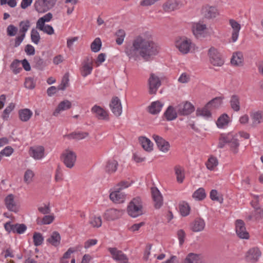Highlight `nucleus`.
Returning <instances> with one entry per match:
<instances>
[{"mask_svg":"<svg viewBox=\"0 0 263 263\" xmlns=\"http://www.w3.org/2000/svg\"><path fill=\"white\" fill-rule=\"evenodd\" d=\"M159 46L154 41L141 36L136 37L132 45L125 47V52L129 59L137 60L140 56L145 61L153 60L159 52Z\"/></svg>","mask_w":263,"mask_h":263,"instance_id":"obj_1","label":"nucleus"},{"mask_svg":"<svg viewBox=\"0 0 263 263\" xmlns=\"http://www.w3.org/2000/svg\"><path fill=\"white\" fill-rule=\"evenodd\" d=\"M237 136L232 134H222L219 138L218 148H222L226 144L230 147L231 150L234 153H237L239 143L237 139Z\"/></svg>","mask_w":263,"mask_h":263,"instance_id":"obj_2","label":"nucleus"},{"mask_svg":"<svg viewBox=\"0 0 263 263\" xmlns=\"http://www.w3.org/2000/svg\"><path fill=\"white\" fill-rule=\"evenodd\" d=\"M143 206L141 198L137 197L133 199L129 202L127 212L128 214L134 218L137 217L143 214Z\"/></svg>","mask_w":263,"mask_h":263,"instance_id":"obj_3","label":"nucleus"},{"mask_svg":"<svg viewBox=\"0 0 263 263\" xmlns=\"http://www.w3.org/2000/svg\"><path fill=\"white\" fill-rule=\"evenodd\" d=\"M30 26V21L28 20L21 21L19 23V33L20 35L14 39V43L13 47L16 48L18 47L25 37L26 33Z\"/></svg>","mask_w":263,"mask_h":263,"instance_id":"obj_4","label":"nucleus"},{"mask_svg":"<svg viewBox=\"0 0 263 263\" xmlns=\"http://www.w3.org/2000/svg\"><path fill=\"white\" fill-rule=\"evenodd\" d=\"M61 159L65 166L69 168H72L77 160L76 154L68 149H66L61 155Z\"/></svg>","mask_w":263,"mask_h":263,"instance_id":"obj_5","label":"nucleus"},{"mask_svg":"<svg viewBox=\"0 0 263 263\" xmlns=\"http://www.w3.org/2000/svg\"><path fill=\"white\" fill-rule=\"evenodd\" d=\"M192 42L186 37H180L175 42V46L179 51L183 54L190 52L191 48Z\"/></svg>","mask_w":263,"mask_h":263,"instance_id":"obj_6","label":"nucleus"},{"mask_svg":"<svg viewBox=\"0 0 263 263\" xmlns=\"http://www.w3.org/2000/svg\"><path fill=\"white\" fill-rule=\"evenodd\" d=\"M161 85L160 78L154 73H151L148 80V93L150 95H155Z\"/></svg>","mask_w":263,"mask_h":263,"instance_id":"obj_7","label":"nucleus"},{"mask_svg":"<svg viewBox=\"0 0 263 263\" xmlns=\"http://www.w3.org/2000/svg\"><path fill=\"white\" fill-rule=\"evenodd\" d=\"M208 55L210 60L214 66H221L224 63V61L221 58V54L214 47H212L209 49Z\"/></svg>","mask_w":263,"mask_h":263,"instance_id":"obj_8","label":"nucleus"},{"mask_svg":"<svg viewBox=\"0 0 263 263\" xmlns=\"http://www.w3.org/2000/svg\"><path fill=\"white\" fill-rule=\"evenodd\" d=\"M178 115L187 116L191 114L194 110V106L190 102H182L176 106Z\"/></svg>","mask_w":263,"mask_h":263,"instance_id":"obj_9","label":"nucleus"},{"mask_svg":"<svg viewBox=\"0 0 263 263\" xmlns=\"http://www.w3.org/2000/svg\"><path fill=\"white\" fill-rule=\"evenodd\" d=\"M124 212V210L121 209H109L105 212L103 217L107 221H113L120 218Z\"/></svg>","mask_w":263,"mask_h":263,"instance_id":"obj_10","label":"nucleus"},{"mask_svg":"<svg viewBox=\"0 0 263 263\" xmlns=\"http://www.w3.org/2000/svg\"><path fill=\"white\" fill-rule=\"evenodd\" d=\"M235 230L237 236L241 239H248L249 234L246 230L243 220L237 219L235 221Z\"/></svg>","mask_w":263,"mask_h":263,"instance_id":"obj_11","label":"nucleus"},{"mask_svg":"<svg viewBox=\"0 0 263 263\" xmlns=\"http://www.w3.org/2000/svg\"><path fill=\"white\" fill-rule=\"evenodd\" d=\"M92 59L91 57H87L82 63L81 73L83 77H86L91 73L92 70Z\"/></svg>","mask_w":263,"mask_h":263,"instance_id":"obj_12","label":"nucleus"},{"mask_svg":"<svg viewBox=\"0 0 263 263\" xmlns=\"http://www.w3.org/2000/svg\"><path fill=\"white\" fill-rule=\"evenodd\" d=\"M152 137L155 141L159 151L163 153H166L169 151L170 145L168 141L157 135L154 134L153 135Z\"/></svg>","mask_w":263,"mask_h":263,"instance_id":"obj_13","label":"nucleus"},{"mask_svg":"<svg viewBox=\"0 0 263 263\" xmlns=\"http://www.w3.org/2000/svg\"><path fill=\"white\" fill-rule=\"evenodd\" d=\"M34 6L35 9L39 13H44L51 8L53 4L48 0H36Z\"/></svg>","mask_w":263,"mask_h":263,"instance_id":"obj_14","label":"nucleus"},{"mask_svg":"<svg viewBox=\"0 0 263 263\" xmlns=\"http://www.w3.org/2000/svg\"><path fill=\"white\" fill-rule=\"evenodd\" d=\"M108 250L111 254L114 259L121 263H126L128 262L127 257L122 251L118 250L116 248H109Z\"/></svg>","mask_w":263,"mask_h":263,"instance_id":"obj_15","label":"nucleus"},{"mask_svg":"<svg viewBox=\"0 0 263 263\" xmlns=\"http://www.w3.org/2000/svg\"><path fill=\"white\" fill-rule=\"evenodd\" d=\"M112 113L117 117L120 116L122 112V107L120 99L117 97H113L109 104Z\"/></svg>","mask_w":263,"mask_h":263,"instance_id":"obj_16","label":"nucleus"},{"mask_svg":"<svg viewBox=\"0 0 263 263\" xmlns=\"http://www.w3.org/2000/svg\"><path fill=\"white\" fill-rule=\"evenodd\" d=\"M91 111L99 120H109V116L107 111L101 106L95 105L92 107Z\"/></svg>","mask_w":263,"mask_h":263,"instance_id":"obj_17","label":"nucleus"},{"mask_svg":"<svg viewBox=\"0 0 263 263\" xmlns=\"http://www.w3.org/2000/svg\"><path fill=\"white\" fill-rule=\"evenodd\" d=\"M152 196L154 202V206L156 209H160L163 204V197L157 187L151 188Z\"/></svg>","mask_w":263,"mask_h":263,"instance_id":"obj_18","label":"nucleus"},{"mask_svg":"<svg viewBox=\"0 0 263 263\" xmlns=\"http://www.w3.org/2000/svg\"><path fill=\"white\" fill-rule=\"evenodd\" d=\"M126 195L122 192V187H118L114 192L109 195L110 200L116 203H122L124 202Z\"/></svg>","mask_w":263,"mask_h":263,"instance_id":"obj_19","label":"nucleus"},{"mask_svg":"<svg viewBox=\"0 0 263 263\" xmlns=\"http://www.w3.org/2000/svg\"><path fill=\"white\" fill-rule=\"evenodd\" d=\"M180 2L178 0H167L162 6L163 9L165 12H171L179 9Z\"/></svg>","mask_w":263,"mask_h":263,"instance_id":"obj_20","label":"nucleus"},{"mask_svg":"<svg viewBox=\"0 0 263 263\" xmlns=\"http://www.w3.org/2000/svg\"><path fill=\"white\" fill-rule=\"evenodd\" d=\"M201 13L204 17L211 18L216 17L217 10L214 7L206 6L202 8Z\"/></svg>","mask_w":263,"mask_h":263,"instance_id":"obj_21","label":"nucleus"},{"mask_svg":"<svg viewBox=\"0 0 263 263\" xmlns=\"http://www.w3.org/2000/svg\"><path fill=\"white\" fill-rule=\"evenodd\" d=\"M261 253L257 248H252L248 252L246 255V260L250 262L254 263L256 262Z\"/></svg>","mask_w":263,"mask_h":263,"instance_id":"obj_22","label":"nucleus"},{"mask_svg":"<svg viewBox=\"0 0 263 263\" xmlns=\"http://www.w3.org/2000/svg\"><path fill=\"white\" fill-rule=\"evenodd\" d=\"M71 103L68 100H65L61 102L54 112L53 115L54 116H57L61 111L67 110L71 107Z\"/></svg>","mask_w":263,"mask_h":263,"instance_id":"obj_23","label":"nucleus"},{"mask_svg":"<svg viewBox=\"0 0 263 263\" xmlns=\"http://www.w3.org/2000/svg\"><path fill=\"white\" fill-rule=\"evenodd\" d=\"M229 22L231 26L233 28L231 39L233 42H235L238 39L241 26L237 22L234 20H230Z\"/></svg>","mask_w":263,"mask_h":263,"instance_id":"obj_24","label":"nucleus"},{"mask_svg":"<svg viewBox=\"0 0 263 263\" xmlns=\"http://www.w3.org/2000/svg\"><path fill=\"white\" fill-rule=\"evenodd\" d=\"M30 155L35 159H41L44 157V148L40 146L35 148L31 147L29 151Z\"/></svg>","mask_w":263,"mask_h":263,"instance_id":"obj_25","label":"nucleus"},{"mask_svg":"<svg viewBox=\"0 0 263 263\" xmlns=\"http://www.w3.org/2000/svg\"><path fill=\"white\" fill-rule=\"evenodd\" d=\"M5 205L7 209L12 212H17V209L14 202V195H8L5 199Z\"/></svg>","mask_w":263,"mask_h":263,"instance_id":"obj_26","label":"nucleus"},{"mask_svg":"<svg viewBox=\"0 0 263 263\" xmlns=\"http://www.w3.org/2000/svg\"><path fill=\"white\" fill-rule=\"evenodd\" d=\"M177 114H178L176 107L174 108L170 105L167 108L163 115L167 121H170L176 119L177 117Z\"/></svg>","mask_w":263,"mask_h":263,"instance_id":"obj_27","label":"nucleus"},{"mask_svg":"<svg viewBox=\"0 0 263 263\" xmlns=\"http://www.w3.org/2000/svg\"><path fill=\"white\" fill-rule=\"evenodd\" d=\"M205 227V222L201 218L196 219L191 225V230L195 232L202 231Z\"/></svg>","mask_w":263,"mask_h":263,"instance_id":"obj_28","label":"nucleus"},{"mask_svg":"<svg viewBox=\"0 0 263 263\" xmlns=\"http://www.w3.org/2000/svg\"><path fill=\"white\" fill-rule=\"evenodd\" d=\"M163 104L159 101L153 102L148 107V111L152 115L158 114L161 110Z\"/></svg>","mask_w":263,"mask_h":263,"instance_id":"obj_29","label":"nucleus"},{"mask_svg":"<svg viewBox=\"0 0 263 263\" xmlns=\"http://www.w3.org/2000/svg\"><path fill=\"white\" fill-rule=\"evenodd\" d=\"M139 141L145 151L150 152L153 150V144L149 139L145 137H140Z\"/></svg>","mask_w":263,"mask_h":263,"instance_id":"obj_30","label":"nucleus"},{"mask_svg":"<svg viewBox=\"0 0 263 263\" xmlns=\"http://www.w3.org/2000/svg\"><path fill=\"white\" fill-rule=\"evenodd\" d=\"M32 112L28 108L20 109L18 111V116L21 121L27 122L32 116Z\"/></svg>","mask_w":263,"mask_h":263,"instance_id":"obj_31","label":"nucleus"},{"mask_svg":"<svg viewBox=\"0 0 263 263\" xmlns=\"http://www.w3.org/2000/svg\"><path fill=\"white\" fill-rule=\"evenodd\" d=\"M232 109L235 111H238L240 110V98L237 95H233L230 101Z\"/></svg>","mask_w":263,"mask_h":263,"instance_id":"obj_32","label":"nucleus"},{"mask_svg":"<svg viewBox=\"0 0 263 263\" xmlns=\"http://www.w3.org/2000/svg\"><path fill=\"white\" fill-rule=\"evenodd\" d=\"M211 108L207 106V104L203 108H198L196 110V114L197 116H202L206 118L211 117L212 114L210 111Z\"/></svg>","mask_w":263,"mask_h":263,"instance_id":"obj_33","label":"nucleus"},{"mask_svg":"<svg viewBox=\"0 0 263 263\" xmlns=\"http://www.w3.org/2000/svg\"><path fill=\"white\" fill-rule=\"evenodd\" d=\"M118 166L117 161L114 159L109 160L106 164L105 171L109 174L114 173L117 171Z\"/></svg>","mask_w":263,"mask_h":263,"instance_id":"obj_34","label":"nucleus"},{"mask_svg":"<svg viewBox=\"0 0 263 263\" xmlns=\"http://www.w3.org/2000/svg\"><path fill=\"white\" fill-rule=\"evenodd\" d=\"M34 67L39 69L42 70L47 65V62L40 57L36 55L33 58Z\"/></svg>","mask_w":263,"mask_h":263,"instance_id":"obj_35","label":"nucleus"},{"mask_svg":"<svg viewBox=\"0 0 263 263\" xmlns=\"http://www.w3.org/2000/svg\"><path fill=\"white\" fill-rule=\"evenodd\" d=\"M243 61L242 53L240 52H237L233 53L231 60V63L235 66H241Z\"/></svg>","mask_w":263,"mask_h":263,"instance_id":"obj_36","label":"nucleus"},{"mask_svg":"<svg viewBox=\"0 0 263 263\" xmlns=\"http://www.w3.org/2000/svg\"><path fill=\"white\" fill-rule=\"evenodd\" d=\"M61 236L60 234L56 231L52 233L51 236L47 240V242L52 245L57 247L60 243Z\"/></svg>","mask_w":263,"mask_h":263,"instance_id":"obj_37","label":"nucleus"},{"mask_svg":"<svg viewBox=\"0 0 263 263\" xmlns=\"http://www.w3.org/2000/svg\"><path fill=\"white\" fill-rule=\"evenodd\" d=\"M54 219V216L53 215H45L42 218L38 217L36 222L38 225L49 224L52 223Z\"/></svg>","mask_w":263,"mask_h":263,"instance_id":"obj_38","label":"nucleus"},{"mask_svg":"<svg viewBox=\"0 0 263 263\" xmlns=\"http://www.w3.org/2000/svg\"><path fill=\"white\" fill-rule=\"evenodd\" d=\"M206 28V27L205 24H200L199 23H195L193 25V32L195 35H201Z\"/></svg>","mask_w":263,"mask_h":263,"instance_id":"obj_39","label":"nucleus"},{"mask_svg":"<svg viewBox=\"0 0 263 263\" xmlns=\"http://www.w3.org/2000/svg\"><path fill=\"white\" fill-rule=\"evenodd\" d=\"M175 175L177 177V180L179 183H182L184 179V169L180 165H176L175 168Z\"/></svg>","mask_w":263,"mask_h":263,"instance_id":"obj_40","label":"nucleus"},{"mask_svg":"<svg viewBox=\"0 0 263 263\" xmlns=\"http://www.w3.org/2000/svg\"><path fill=\"white\" fill-rule=\"evenodd\" d=\"M229 116L226 114H223L221 115L217 119L216 125L219 128H223L225 125H227L229 123Z\"/></svg>","mask_w":263,"mask_h":263,"instance_id":"obj_41","label":"nucleus"},{"mask_svg":"<svg viewBox=\"0 0 263 263\" xmlns=\"http://www.w3.org/2000/svg\"><path fill=\"white\" fill-rule=\"evenodd\" d=\"M193 197L197 200H202L206 197V193L203 188L200 187L193 194Z\"/></svg>","mask_w":263,"mask_h":263,"instance_id":"obj_42","label":"nucleus"},{"mask_svg":"<svg viewBox=\"0 0 263 263\" xmlns=\"http://www.w3.org/2000/svg\"><path fill=\"white\" fill-rule=\"evenodd\" d=\"M179 211L182 216H186L190 214V207L189 204L185 202H183L179 204Z\"/></svg>","mask_w":263,"mask_h":263,"instance_id":"obj_43","label":"nucleus"},{"mask_svg":"<svg viewBox=\"0 0 263 263\" xmlns=\"http://www.w3.org/2000/svg\"><path fill=\"white\" fill-rule=\"evenodd\" d=\"M222 103V99L220 97H216L207 103V106H209L211 109L219 107Z\"/></svg>","mask_w":263,"mask_h":263,"instance_id":"obj_44","label":"nucleus"},{"mask_svg":"<svg viewBox=\"0 0 263 263\" xmlns=\"http://www.w3.org/2000/svg\"><path fill=\"white\" fill-rule=\"evenodd\" d=\"M102 46V42L100 38L97 37L91 44V50L94 52H98L100 51Z\"/></svg>","mask_w":263,"mask_h":263,"instance_id":"obj_45","label":"nucleus"},{"mask_svg":"<svg viewBox=\"0 0 263 263\" xmlns=\"http://www.w3.org/2000/svg\"><path fill=\"white\" fill-rule=\"evenodd\" d=\"M34 245L36 247L41 245L44 241V237L39 232H34L33 235Z\"/></svg>","mask_w":263,"mask_h":263,"instance_id":"obj_46","label":"nucleus"},{"mask_svg":"<svg viewBox=\"0 0 263 263\" xmlns=\"http://www.w3.org/2000/svg\"><path fill=\"white\" fill-rule=\"evenodd\" d=\"M199 259V255L191 253L187 255L183 263H198Z\"/></svg>","mask_w":263,"mask_h":263,"instance_id":"obj_47","label":"nucleus"},{"mask_svg":"<svg viewBox=\"0 0 263 263\" xmlns=\"http://www.w3.org/2000/svg\"><path fill=\"white\" fill-rule=\"evenodd\" d=\"M88 135L89 134L87 132H79L70 134L69 135V137L70 138L79 140L85 138L88 136Z\"/></svg>","mask_w":263,"mask_h":263,"instance_id":"obj_48","label":"nucleus"},{"mask_svg":"<svg viewBox=\"0 0 263 263\" xmlns=\"http://www.w3.org/2000/svg\"><path fill=\"white\" fill-rule=\"evenodd\" d=\"M115 35L117 37L116 40V43L119 45H121L125 36V32L123 29H119L116 32Z\"/></svg>","mask_w":263,"mask_h":263,"instance_id":"obj_49","label":"nucleus"},{"mask_svg":"<svg viewBox=\"0 0 263 263\" xmlns=\"http://www.w3.org/2000/svg\"><path fill=\"white\" fill-rule=\"evenodd\" d=\"M218 164V160L216 157H211L206 163L208 169L212 171L213 170Z\"/></svg>","mask_w":263,"mask_h":263,"instance_id":"obj_50","label":"nucleus"},{"mask_svg":"<svg viewBox=\"0 0 263 263\" xmlns=\"http://www.w3.org/2000/svg\"><path fill=\"white\" fill-rule=\"evenodd\" d=\"M10 68L14 73L17 74L20 72L22 68L20 67V61L14 60L10 65Z\"/></svg>","mask_w":263,"mask_h":263,"instance_id":"obj_51","label":"nucleus"},{"mask_svg":"<svg viewBox=\"0 0 263 263\" xmlns=\"http://www.w3.org/2000/svg\"><path fill=\"white\" fill-rule=\"evenodd\" d=\"M251 118L253 120V125L256 126L261 122L262 119L261 112L260 111H256L253 113L251 115Z\"/></svg>","mask_w":263,"mask_h":263,"instance_id":"obj_52","label":"nucleus"},{"mask_svg":"<svg viewBox=\"0 0 263 263\" xmlns=\"http://www.w3.org/2000/svg\"><path fill=\"white\" fill-rule=\"evenodd\" d=\"M15 107L14 104L13 103H11L9 105L4 109L2 115V118L4 120H8L9 118V115Z\"/></svg>","mask_w":263,"mask_h":263,"instance_id":"obj_53","label":"nucleus"},{"mask_svg":"<svg viewBox=\"0 0 263 263\" xmlns=\"http://www.w3.org/2000/svg\"><path fill=\"white\" fill-rule=\"evenodd\" d=\"M34 176V174L32 171L27 169L25 172L24 181L27 184H29L32 180V178Z\"/></svg>","mask_w":263,"mask_h":263,"instance_id":"obj_54","label":"nucleus"},{"mask_svg":"<svg viewBox=\"0 0 263 263\" xmlns=\"http://www.w3.org/2000/svg\"><path fill=\"white\" fill-rule=\"evenodd\" d=\"M41 39L39 33L35 29H32L31 31V41L35 44H38Z\"/></svg>","mask_w":263,"mask_h":263,"instance_id":"obj_55","label":"nucleus"},{"mask_svg":"<svg viewBox=\"0 0 263 263\" xmlns=\"http://www.w3.org/2000/svg\"><path fill=\"white\" fill-rule=\"evenodd\" d=\"M210 198L213 201H217L220 203L223 202V198L221 196H219L217 191L216 190H212L210 192Z\"/></svg>","mask_w":263,"mask_h":263,"instance_id":"obj_56","label":"nucleus"},{"mask_svg":"<svg viewBox=\"0 0 263 263\" xmlns=\"http://www.w3.org/2000/svg\"><path fill=\"white\" fill-rule=\"evenodd\" d=\"M6 31L8 36H14L16 34L18 28L14 25L11 24L8 26Z\"/></svg>","mask_w":263,"mask_h":263,"instance_id":"obj_57","label":"nucleus"},{"mask_svg":"<svg viewBox=\"0 0 263 263\" xmlns=\"http://www.w3.org/2000/svg\"><path fill=\"white\" fill-rule=\"evenodd\" d=\"M27 230V226L24 223H15L14 233L23 234Z\"/></svg>","mask_w":263,"mask_h":263,"instance_id":"obj_58","label":"nucleus"},{"mask_svg":"<svg viewBox=\"0 0 263 263\" xmlns=\"http://www.w3.org/2000/svg\"><path fill=\"white\" fill-rule=\"evenodd\" d=\"M252 213L255 220H259L263 218V209L259 206H255V210Z\"/></svg>","mask_w":263,"mask_h":263,"instance_id":"obj_59","label":"nucleus"},{"mask_svg":"<svg viewBox=\"0 0 263 263\" xmlns=\"http://www.w3.org/2000/svg\"><path fill=\"white\" fill-rule=\"evenodd\" d=\"M89 223L93 227L99 228L102 225L101 217H94L90 220Z\"/></svg>","mask_w":263,"mask_h":263,"instance_id":"obj_60","label":"nucleus"},{"mask_svg":"<svg viewBox=\"0 0 263 263\" xmlns=\"http://www.w3.org/2000/svg\"><path fill=\"white\" fill-rule=\"evenodd\" d=\"M24 85L26 88L32 89L35 87V83L33 78L29 77L26 79Z\"/></svg>","mask_w":263,"mask_h":263,"instance_id":"obj_61","label":"nucleus"},{"mask_svg":"<svg viewBox=\"0 0 263 263\" xmlns=\"http://www.w3.org/2000/svg\"><path fill=\"white\" fill-rule=\"evenodd\" d=\"M4 228L5 230L8 233L11 232L14 233L15 231V224H12L11 221H8L4 224Z\"/></svg>","mask_w":263,"mask_h":263,"instance_id":"obj_62","label":"nucleus"},{"mask_svg":"<svg viewBox=\"0 0 263 263\" xmlns=\"http://www.w3.org/2000/svg\"><path fill=\"white\" fill-rule=\"evenodd\" d=\"M177 236L179 241V245L182 246L184 241L185 233L183 230H179L177 232Z\"/></svg>","mask_w":263,"mask_h":263,"instance_id":"obj_63","label":"nucleus"},{"mask_svg":"<svg viewBox=\"0 0 263 263\" xmlns=\"http://www.w3.org/2000/svg\"><path fill=\"white\" fill-rule=\"evenodd\" d=\"M13 151V149L11 146H8L0 152V154L2 156H10Z\"/></svg>","mask_w":263,"mask_h":263,"instance_id":"obj_64","label":"nucleus"}]
</instances>
